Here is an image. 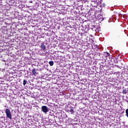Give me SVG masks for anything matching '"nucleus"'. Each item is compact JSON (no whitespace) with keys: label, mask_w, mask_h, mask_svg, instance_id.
<instances>
[{"label":"nucleus","mask_w":128,"mask_h":128,"mask_svg":"<svg viewBox=\"0 0 128 128\" xmlns=\"http://www.w3.org/2000/svg\"><path fill=\"white\" fill-rule=\"evenodd\" d=\"M6 118L10 119L12 118V114L10 113V110L8 108L6 110Z\"/></svg>","instance_id":"f257e3e1"},{"label":"nucleus","mask_w":128,"mask_h":128,"mask_svg":"<svg viewBox=\"0 0 128 128\" xmlns=\"http://www.w3.org/2000/svg\"><path fill=\"white\" fill-rule=\"evenodd\" d=\"M42 110L43 112L46 113L48 112V107L46 106H42Z\"/></svg>","instance_id":"f03ea898"},{"label":"nucleus","mask_w":128,"mask_h":128,"mask_svg":"<svg viewBox=\"0 0 128 128\" xmlns=\"http://www.w3.org/2000/svg\"><path fill=\"white\" fill-rule=\"evenodd\" d=\"M22 32H24L22 31V30H20V31L18 32V38H22Z\"/></svg>","instance_id":"7ed1b4c3"},{"label":"nucleus","mask_w":128,"mask_h":128,"mask_svg":"<svg viewBox=\"0 0 128 128\" xmlns=\"http://www.w3.org/2000/svg\"><path fill=\"white\" fill-rule=\"evenodd\" d=\"M41 50H43V52H46V46L44 44H42L40 46Z\"/></svg>","instance_id":"20e7f679"},{"label":"nucleus","mask_w":128,"mask_h":128,"mask_svg":"<svg viewBox=\"0 0 128 128\" xmlns=\"http://www.w3.org/2000/svg\"><path fill=\"white\" fill-rule=\"evenodd\" d=\"M32 74L34 76H38V73H36V68H33L32 70Z\"/></svg>","instance_id":"39448f33"},{"label":"nucleus","mask_w":128,"mask_h":128,"mask_svg":"<svg viewBox=\"0 0 128 128\" xmlns=\"http://www.w3.org/2000/svg\"><path fill=\"white\" fill-rule=\"evenodd\" d=\"M128 88L126 89L124 88H123L122 94H128Z\"/></svg>","instance_id":"423d86ee"},{"label":"nucleus","mask_w":128,"mask_h":128,"mask_svg":"<svg viewBox=\"0 0 128 128\" xmlns=\"http://www.w3.org/2000/svg\"><path fill=\"white\" fill-rule=\"evenodd\" d=\"M49 64H50L51 66H54V62L53 61L49 62Z\"/></svg>","instance_id":"0eeeda50"},{"label":"nucleus","mask_w":128,"mask_h":128,"mask_svg":"<svg viewBox=\"0 0 128 128\" xmlns=\"http://www.w3.org/2000/svg\"><path fill=\"white\" fill-rule=\"evenodd\" d=\"M27 83H28V81H26V80H24L23 81L24 86H26V84Z\"/></svg>","instance_id":"6e6552de"},{"label":"nucleus","mask_w":128,"mask_h":128,"mask_svg":"<svg viewBox=\"0 0 128 128\" xmlns=\"http://www.w3.org/2000/svg\"><path fill=\"white\" fill-rule=\"evenodd\" d=\"M70 112L72 114L74 112V109L70 108Z\"/></svg>","instance_id":"1a4fd4ad"},{"label":"nucleus","mask_w":128,"mask_h":128,"mask_svg":"<svg viewBox=\"0 0 128 128\" xmlns=\"http://www.w3.org/2000/svg\"><path fill=\"white\" fill-rule=\"evenodd\" d=\"M110 53H108V52H106V57L108 58V56H110Z\"/></svg>","instance_id":"9d476101"},{"label":"nucleus","mask_w":128,"mask_h":128,"mask_svg":"<svg viewBox=\"0 0 128 128\" xmlns=\"http://www.w3.org/2000/svg\"><path fill=\"white\" fill-rule=\"evenodd\" d=\"M100 28H97L95 30V32H98L100 31Z\"/></svg>","instance_id":"9b49d317"},{"label":"nucleus","mask_w":128,"mask_h":128,"mask_svg":"<svg viewBox=\"0 0 128 128\" xmlns=\"http://www.w3.org/2000/svg\"><path fill=\"white\" fill-rule=\"evenodd\" d=\"M95 28H96V27H92V28H91V30H94Z\"/></svg>","instance_id":"f8f14e48"},{"label":"nucleus","mask_w":128,"mask_h":128,"mask_svg":"<svg viewBox=\"0 0 128 128\" xmlns=\"http://www.w3.org/2000/svg\"><path fill=\"white\" fill-rule=\"evenodd\" d=\"M116 36H118V38H120V35H118V34H116Z\"/></svg>","instance_id":"ddd939ff"},{"label":"nucleus","mask_w":128,"mask_h":128,"mask_svg":"<svg viewBox=\"0 0 128 128\" xmlns=\"http://www.w3.org/2000/svg\"><path fill=\"white\" fill-rule=\"evenodd\" d=\"M91 40L92 41V42H94V41L92 39H91Z\"/></svg>","instance_id":"4468645a"},{"label":"nucleus","mask_w":128,"mask_h":128,"mask_svg":"<svg viewBox=\"0 0 128 128\" xmlns=\"http://www.w3.org/2000/svg\"><path fill=\"white\" fill-rule=\"evenodd\" d=\"M4 34H8V31L4 32Z\"/></svg>","instance_id":"2eb2a0df"},{"label":"nucleus","mask_w":128,"mask_h":128,"mask_svg":"<svg viewBox=\"0 0 128 128\" xmlns=\"http://www.w3.org/2000/svg\"><path fill=\"white\" fill-rule=\"evenodd\" d=\"M14 104H16V102L14 103Z\"/></svg>","instance_id":"dca6fc26"},{"label":"nucleus","mask_w":128,"mask_h":128,"mask_svg":"<svg viewBox=\"0 0 128 128\" xmlns=\"http://www.w3.org/2000/svg\"><path fill=\"white\" fill-rule=\"evenodd\" d=\"M31 2H32V1Z\"/></svg>","instance_id":"f3484780"}]
</instances>
